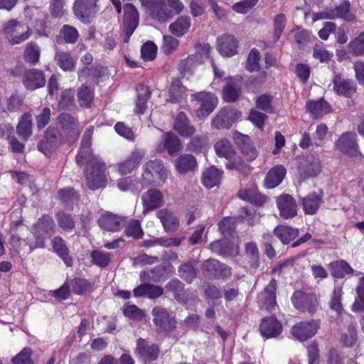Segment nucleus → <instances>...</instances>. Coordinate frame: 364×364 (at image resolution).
<instances>
[{
  "mask_svg": "<svg viewBox=\"0 0 364 364\" xmlns=\"http://www.w3.org/2000/svg\"><path fill=\"white\" fill-rule=\"evenodd\" d=\"M93 127H90L84 133L80 151L76 156L78 166L86 165L85 178L91 190L105 187L106 185L105 164L98 156L92 153L90 149Z\"/></svg>",
  "mask_w": 364,
  "mask_h": 364,
  "instance_id": "nucleus-1",
  "label": "nucleus"
},
{
  "mask_svg": "<svg viewBox=\"0 0 364 364\" xmlns=\"http://www.w3.org/2000/svg\"><path fill=\"white\" fill-rule=\"evenodd\" d=\"M146 12L154 20L166 22L183 9L180 0H140Z\"/></svg>",
  "mask_w": 364,
  "mask_h": 364,
  "instance_id": "nucleus-2",
  "label": "nucleus"
},
{
  "mask_svg": "<svg viewBox=\"0 0 364 364\" xmlns=\"http://www.w3.org/2000/svg\"><path fill=\"white\" fill-rule=\"evenodd\" d=\"M55 222L49 215H43L32 226V239H28L26 245L29 247V252L36 249L44 248L46 238L49 237L53 232Z\"/></svg>",
  "mask_w": 364,
  "mask_h": 364,
  "instance_id": "nucleus-3",
  "label": "nucleus"
},
{
  "mask_svg": "<svg viewBox=\"0 0 364 364\" xmlns=\"http://www.w3.org/2000/svg\"><path fill=\"white\" fill-rule=\"evenodd\" d=\"M168 171L161 159L146 162L142 166L141 181L147 185L161 186L167 181Z\"/></svg>",
  "mask_w": 364,
  "mask_h": 364,
  "instance_id": "nucleus-4",
  "label": "nucleus"
},
{
  "mask_svg": "<svg viewBox=\"0 0 364 364\" xmlns=\"http://www.w3.org/2000/svg\"><path fill=\"white\" fill-rule=\"evenodd\" d=\"M3 33L12 45L25 41L31 33L27 24L17 20L8 21L3 28Z\"/></svg>",
  "mask_w": 364,
  "mask_h": 364,
  "instance_id": "nucleus-5",
  "label": "nucleus"
},
{
  "mask_svg": "<svg viewBox=\"0 0 364 364\" xmlns=\"http://www.w3.org/2000/svg\"><path fill=\"white\" fill-rule=\"evenodd\" d=\"M146 154L143 149H135L123 161L113 165L112 168L120 175L125 176L136 170Z\"/></svg>",
  "mask_w": 364,
  "mask_h": 364,
  "instance_id": "nucleus-6",
  "label": "nucleus"
},
{
  "mask_svg": "<svg viewBox=\"0 0 364 364\" xmlns=\"http://www.w3.org/2000/svg\"><path fill=\"white\" fill-rule=\"evenodd\" d=\"M291 301L300 312H308L310 314L316 311L318 304L314 294H306L302 291H296L291 296Z\"/></svg>",
  "mask_w": 364,
  "mask_h": 364,
  "instance_id": "nucleus-7",
  "label": "nucleus"
},
{
  "mask_svg": "<svg viewBox=\"0 0 364 364\" xmlns=\"http://www.w3.org/2000/svg\"><path fill=\"white\" fill-rule=\"evenodd\" d=\"M191 97L200 102L196 115L199 119L208 117L216 107L218 100L215 95L209 92H200L193 94Z\"/></svg>",
  "mask_w": 364,
  "mask_h": 364,
  "instance_id": "nucleus-8",
  "label": "nucleus"
},
{
  "mask_svg": "<svg viewBox=\"0 0 364 364\" xmlns=\"http://www.w3.org/2000/svg\"><path fill=\"white\" fill-rule=\"evenodd\" d=\"M203 274L213 279H226L231 275V268L215 259H208L203 263Z\"/></svg>",
  "mask_w": 364,
  "mask_h": 364,
  "instance_id": "nucleus-9",
  "label": "nucleus"
},
{
  "mask_svg": "<svg viewBox=\"0 0 364 364\" xmlns=\"http://www.w3.org/2000/svg\"><path fill=\"white\" fill-rule=\"evenodd\" d=\"M241 117V114L232 107L223 108L212 120V127L215 129H229Z\"/></svg>",
  "mask_w": 364,
  "mask_h": 364,
  "instance_id": "nucleus-10",
  "label": "nucleus"
},
{
  "mask_svg": "<svg viewBox=\"0 0 364 364\" xmlns=\"http://www.w3.org/2000/svg\"><path fill=\"white\" fill-rule=\"evenodd\" d=\"M139 15L132 4H127L124 8L123 31L125 33L124 42H128L139 24Z\"/></svg>",
  "mask_w": 364,
  "mask_h": 364,
  "instance_id": "nucleus-11",
  "label": "nucleus"
},
{
  "mask_svg": "<svg viewBox=\"0 0 364 364\" xmlns=\"http://www.w3.org/2000/svg\"><path fill=\"white\" fill-rule=\"evenodd\" d=\"M320 328V322L316 320L299 322L291 328V333L298 341L302 342L314 337Z\"/></svg>",
  "mask_w": 364,
  "mask_h": 364,
  "instance_id": "nucleus-12",
  "label": "nucleus"
},
{
  "mask_svg": "<svg viewBox=\"0 0 364 364\" xmlns=\"http://www.w3.org/2000/svg\"><path fill=\"white\" fill-rule=\"evenodd\" d=\"M343 18L347 21L353 20L350 13V4L348 1L341 3L334 9H330L325 11L315 13L313 15V20Z\"/></svg>",
  "mask_w": 364,
  "mask_h": 364,
  "instance_id": "nucleus-13",
  "label": "nucleus"
},
{
  "mask_svg": "<svg viewBox=\"0 0 364 364\" xmlns=\"http://www.w3.org/2000/svg\"><path fill=\"white\" fill-rule=\"evenodd\" d=\"M151 315L153 316V322L159 331L166 332L175 327V320L171 316L166 309L156 306L152 309Z\"/></svg>",
  "mask_w": 364,
  "mask_h": 364,
  "instance_id": "nucleus-14",
  "label": "nucleus"
},
{
  "mask_svg": "<svg viewBox=\"0 0 364 364\" xmlns=\"http://www.w3.org/2000/svg\"><path fill=\"white\" fill-rule=\"evenodd\" d=\"M164 196L163 193L156 188H150L141 196L143 213L152 211L164 205Z\"/></svg>",
  "mask_w": 364,
  "mask_h": 364,
  "instance_id": "nucleus-15",
  "label": "nucleus"
},
{
  "mask_svg": "<svg viewBox=\"0 0 364 364\" xmlns=\"http://www.w3.org/2000/svg\"><path fill=\"white\" fill-rule=\"evenodd\" d=\"M97 0H76L73 10L76 17L85 23L97 12Z\"/></svg>",
  "mask_w": 364,
  "mask_h": 364,
  "instance_id": "nucleus-16",
  "label": "nucleus"
},
{
  "mask_svg": "<svg viewBox=\"0 0 364 364\" xmlns=\"http://www.w3.org/2000/svg\"><path fill=\"white\" fill-rule=\"evenodd\" d=\"M355 138L356 135L354 133L346 132L343 134L336 142V149L350 156L360 155V153L358 151Z\"/></svg>",
  "mask_w": 364,
  "mask_h": 364,
  "instance_id": "nucleus-17",
  "label": "nucleus"
},
{
  "mask_svg": "<svg viewBox=\"0 0 364 364\" xmlns=\"http://www.w3.org/2000/svg\"><path fill=\"white\" fill-rule=\"evenodd\" d=\"M238 42L235 36L223 35L217 40V50L223 57H231L237 53Z\"/></svg>",
  "mask_w": 364,
  "mask_h": 364,
  "instance_id": "nucleus-18",
  "label": "nucleus"
},
{
  "mask_svg": "<svg viewBox=\"0 0 364 364\" xmlns=\"http://www.w3.org/2000/svg\"><path fill=\"white\" fill-rule=\"evenodd\" d=\"M259 331L265 338H274L282 333V325L274 316L265 317L260 323Z\"/></svg>",
  "mask_w": 364,
  "mask_h": 364,
  "instance_id": "nucleus-19",
  "label": "nucleus"
},
{
  "mask_svg": "<svg viewBox=\"0 0 364 364\" xmlns=\"http://www.w3.org/2000/svg\"><path fill=\"white\" fill-rule=\"evenodd\" d=\"M277 205L279 210V215L284 219L294 218L296 213V204L294 198L287 194L279 196Z\"/></svg>",
  "mask_w": 364,
  "mask_h": 364,
  "instance_id": "nucleus-20",
  "label": "nucleus"
},
{
  "mask_svg": "<svg viewBox=\"0 0 364 364\" xmlns=\"http://www.w3.org/2000/svg\"><path fill=\"white\" fill-rule=\"evenodd\" d=\"M181 142L180 139L171 132H166L163 135L162 141L156 148L157 153L166 150L168 154L173 155L180 151Z\"/></svg>",
  "mask_w": 364,
  "mask_h": 364,
  "instance_id": "nucleus-21",
  "label": "nucleus"
},
{
  "mask_svg": "<svg viewBox=\"0 0 364 364\" xmlns=\"http://www.w3.org/2000/svg\"><path fill=\"white\" fill-rule=\"evenodd\" d=\"M136 351L140 358L146 363L157 358L159 348L156 345L149 344L146 340L139 338L137 341Z\"/></svg>",
  "mask_w": 364,
  "mask_h": 364,
  "instance_id": "nucleus-22",
  "label": "nucleus"
},
{
  "mask_svg": "<svg viewBox=\"0 0 364 364\" xmlns=\"http://www.w3.org/2000/svg\"><path fill=\"white\" fill-rule=\"evenodd\" d=\"M173 128L183 137H190L196 132L194 126L191 124L188 118L183 112L177 114L174 120Z\"/></svg>",
  "mask_w": 364,
  "mask_h": 364,
  "instance_id": "nucleus-23",
  "label": "nucleus"
},
{
  "mask_svg": "<svg viewBox=\"0 0 364 364\" xmlns=\"http://www.w3.org/2000/svg\"><path fill=\"white\" fill-rule=\"evenodd\" d=\"M156 217L160 220L166 232H173L179 227L178 218L168 209H161L157 211Z\"/></svg>",
  "mask_w": 364,
  "mask_h": 364,
  "instance_id": "nucleus-24",
  "label": "nucleus"
},
{
  "mask_svg": "<svg viewBox=\"0 0 364 364\" xmlns=\"http://www.w3.org/2000/svg\"><path fill=\"white\" fill-rule=\"evenodd\" d=\"M58 131L52 127H49L38 145V149L48 156L51 151L56 147L58 144Z\"/></svg>",
  "mask_w": 364,
  "mask_h": 364,
  "instance_id": "nucleus-25",
  "label": "nucleus"
},
{
  "mask_svg": "<svg viewBox=\"0 0 364 364\" xmlns=\"http://www.w3.org/2000/svg\"><path fill=\"white\" fill-rule=\"evenodd\" d=\"M124 222V218L113 215L106 213L102 215L98 220L100 227L107 231H119Z\"/></svg>",
  "mask_w": 364,
  "mask_h": 364,
  "instance_id": "nucleus-26",
  "label": "nucleus"
},
{
  "mask_svg": "<svg viewBox=\"0 0 364 364\" xmlns=\"http://www.w3.org/2000/svg\"><path fill=\"white\" fill-rule=\"evenodd\" d=\"M46 83V79L42 71L31 69L25 73L23 85L27 89L33 90L43 87Z\"/></svg>",
  "mask_w": 364,
  "mask_h": 364,
  "instance_id": "nucleus-27",
  "label": "nucleus"
},
{
  "mask_svg": "<svg viewBox=\"0 0 364 364\" xmlns=\"http://www.w3.org/2000/svg\"><path fill=\"white\" fill-rule=\"evenodd\" d=\"M276 280L272 279L264 290L259 294V300L262 302V307L271 311L276 305Z\"/></svg>",
  "mask_w": 364,
  "mask_h": 364,
  "instance_id": "nucleus-28",
  "label": "nucleus"
},
{
  "mask_svg": "<svg viewBox=\"0 0 364 364\" xmlns=\"http://www.w3.org/2000/svg\"><path fill=\"white\" fill-rule=\"evenodd\" d=\"M286 175V169L282 165H277L267 173L264 179V186L274 188L279 186Z\"/></svg>",
  "mask_w": 364,
  "mask_h": 364,
  "instance_id": "nucleus-29",
  "label": "nucleus"
},
{
  "mask_svg": "<svg viewBox=\"0 0 364 364\" xmlns=\"http://www.w3.org/2000/svg\"><path fill=\"white\" fill-rule=\"evenodd\" d=\"M235 141L237 146L242 154L246 157L247 160L252 161L257 157L258 153L252 146V141L248 136L239 134L235 138Z\"/></svg>",
  "mask_w": 364,
  "mask_h": 364,
  "instance_id": "nucleus-30",
  "label": "nucleus"
},
{
  "mask_svg": "<svg viewBox=\"0 0 364 364\" xmlns=\"http://www.w3.org/2000/svg\"><path fill=\"white\" fill-rule=\"evenodd\" d=\"M241 79L229 78L227 80L226 85L223 88V97L228 102H234L237 100L240 95Z\"/></svg>",
  "mask_w": 364,
  "mask_h": 364,
  "instance_id": "nucleus-31",
  "label": "nucleus"
},
{
  "mask_svg": "<svg viewBox=\"0 0 364 364\" xmlns=\"http://www.w3.org/2000/svg\"><path fill=\"white\" fill-rule=\"evenodd\" d=\"M306 109L314 119L322 117L331 112L330 106L323 99L316 101H308Z\"/></svg>",
  "mask_w": 364,
  "mask_h": 364,
  "instance_id": "nucleus-32",
  "label": "nucleus"
},
{
  "mask_svg": "<svg viewBox=\"0 0 364 364\" xmlns=\"http://www.w3.org/2000/svg\"><path fill=\"white\" fill-rule=\"evenodd\" d=\"M223 176V171L215 167L211 166L206 169L202 176V183L207 188L218 186Z\"/></svg>",
  "mask_w": 364,
  "mask_h": 364,
  "instance_id": "nucleus-33",
  "label": "nucleus"
},
{
  "mask_svg": "<svg viewBox=\"0 0 364 364\" xmlns=\"http://www.w3.org/2000/svg\"><path fill=\"white\" fill-rule=\"evenodd\" d=\"M238 196L240 198L256 205H262L267 200V198L262 195L255 186L240 190Z\"/></svg>",
  "mask_w": 364,
  "mask_h": 364,
  "instance_id": "nucleus-34",
  "label": "nucleus"
},
{
  "mask_svg": "<svg viewBox=\"0 0 364 364\" xmlns=\"http://www.w3.org/2000/svg\"><path fill=\"white\" fill-rule=\"evenodd\" d=\"M191 25V18L182 16L169 25L168 30L173 35L179 38L184 36L188 31Z\"/></svg>",
  "mask_w": 364,
  "mask_h": 364,
  "instance_id": "nucleus-35",
  "label": "nucleus"
},
{
  "mask_svg": "<svg viewBox=\"0 0 364 364\" xmlns=\"http://www.w3.org/2000/svg\"><path fill=\"white\" fill-rule=\"evenodd\" d=\"M299 173L304 178L314 177L321 171V163L318 158L311 157L299 168Z\"/></svg>",
  "mask_w": 364,
  "mask_h": 364,
  "instance_id": "nucleus-36",
  "label": "nucleus"
},
{
  "mask_svg": "<svg viewBox=\"0 0 364 364\" xmlns=\"http://www.w3.org/2000/svg\"><path fill=\"white\" fill-rule=\"evenodd\" d=\"M58 124L66 134H78V122L71 115L61 114L58 118Z\"/></svg>",
  "mask_w": 364,
  "mask_h": 364,
  "instance_id": "nucleus-37",
  "label": "nucleus"
},
{
  "mask_svg": "<svg viewBox=\"0 0 364 364\" xmlns=\"http://www.w3.org/2000/svg\"><path fill=\"white\" fill-rule=\"evenodd\" d=\"M196 166V160L191 154H183L175 161L176 169L181 174L193 171Z\"/></svg>",
  "mask_w": 364,
  "mask_h": 364,
  "instance_id": "nucleus-38",
  "label": "nucleus"
},
{
  "mask_svg": "<svg viewBox=\"0 0 364 364\" xmlns=\"http://www.w3.org/2000/svg\"><path fill=\"white\" fill-rule=\"evenodd\" d=\"M137 100L134 112L139 114H143L147 108L148 100L151 92L145 85H139L136 88Z\"/></svg>",
  "mask_w": 364,
  "mask_h": 364,
  "instance_id": "nucleus-39",
  "label": "nucleus"
},
{
  "mask_svg": "<svg viewBox=\"0 0 364 364\" xmlns=\"http://www.w3.org/2000/svg\"><path fill=\"white\" fill-rule=\"evenodd\" d=\"M333 89L337 94L346 97H350L355 92V86L350 81L339 75H336L333 79Z\"/></svg>",
  "mask_w": 364,
  "mask_h": 364,
  "instance_id": "nucleus-40",
  "label": "nucleus"
},
{
  "mask_svg": "<svg viewBox=\"0 0 364 364\" xmlns=\"http://www.w3.org/2000/svg\"><path fill=\"white\" fill-rule=\"evenodd\" d=\"M210 249L218 255L224 257L232 256L237 253V247L230 245L226 239H222L213 242L210 245Z\"/></svg>",
  "mask_w": 364,
  "mask_h": 364,
  "instance_id": "nucleus-41",
  "label": "nucleus"
},
{
  "mask_svg": "<svg viewBox=\"0 0 364 364\" xmlns=\"http://www.w3.org/2000/svg\"><path fill=\"white\" fill-rule=\"evenodd\" d=\"M186 95V89L182 85L178 79L172 80L168 89L166 100L171 102H177L183 100Z\"/></svg>",
  "mask_w": 364,
  "mask_h": 364,
  "instance_id": "nucleus-42",
  "label": "nucleus"
},
{
  "mask_svg": "<svg viewBox=\"0 0 364 364\" xmlns=\"http://www.w3.org/2000/svg\"><path fill=\"white\" fill-rule=\"evenodd\" d=\"M32 117L29 113L23 114L16 127L18 135L24 140H27L32 134Z\"/></svg>",
  "mask_w": 364,
  "mask_h": 364,
  "instance_id": "nucleus-43",
  "label": "nucleus"
},
{
  "mask_svg": "<svg viewBox=\"0 0 364 364\" xmlns=\"http://www.w3.org/2000/svg\"><path fill=\"white\" fill-rule=\"evenodd\" d=\"M52 245L54 251L62 258L67 267L73 265V259L68 255V249L65 245L63 240L60 237H55L52 240Z\"/></svg>",
  "mask_w": 364,
  "mask_h": 364,
  "instance_id": "nucleus-44",
  "label": "nucleus"
},
{
  "mask_svg": "<svg viewBox=\"0 0 364 364\" xmlns=\"http://www.w3.org/2000/svg\"><path fill=\"white\" fill-rule=\"evenodd\" d=\"M274 232L284 244L289 243L291 241L294 240L299 234L297 229L285 225H278L274 230Z\"/></svg>",
  "mask_w": 364,
  "mask_h": 364,
  "instance_id": "nucleus-45",
  "label": "nucleus"
},
{
  "mask_svg": "<svg viewBox=\"0 0 364 364\" xmlns=\"http://www.w3.org/2000/svg\"><path fill=\"white\" fill-rule=\"evenodd\" d=\"M118 188L124 192L138 193L142 187L136 178L129 176L120 178L117 182Z\"/></svg>",
  "mask_w": 364,
  "mask_h": 364,
  "instance_id": "nucleus-46",
  "label": "nucleus"
},
{
  "mask_svg": "<svg viewBox=\"0 0 364 364\" xmlns=\"http://www.w3.org/2000/svg\"><path fill=\"white\" fill-rule=\"evenodd\" d=\"M321 203V196L315 193H309L306 197L302 199V205L306 213L314 214Z\"/></svg>",
  "mask_w": 364,
  "mask_h": 364,
  "instance_id": "nucleus-47",
  "label": "nucleus"
},
{
  "mask_svg": "<svg viewBox=\"0 0 364 364\" xmlns=\"http://www.w3.org/2000/svg\"><path fill=\"white\" fill-rule=\"evenodd\" d=\"M73 291L79 295L85 294L92 291L93 284L85 279L75 278L69 280Z\"/></svg>",
  "mask_w": 364,
  "mask_h": 364,
  "instance_id": "nucleus-48",
  "label": "nucleus"
},
{
  "mask_svg": "<svg viewBox=\"0 0 364 364\" xmlns=\"http://www.w3.org/2000/svg\"><path fill=\"white\" fill-rule=\"evenodd\" d=\"M332 275L336 278H343L353 272V268L345 260H339L330 264Z\"/></svg>",
  "mask_w": 364,
  "mask_h": 364,
  "instance_id": "nucleus-49",
  "label": "nucleus"
},
{
  "mask_svg": "<svg viewBox=\"0 0 364 364\" xmlns=\"http://www.w3.org/2000/svg\"><path fill=\"white\" fill-rule=\"evenodd\" d=\"M55 60L58 66L63 70H72L75 68V59L70 53L63 51H57Z\"/></svg>",
  "mask_w": 364,
  "mask_h": 364,
  "instance_id": "nucleus-50",
  "label": "nucleus"
},
{
  "mask_svg": "<svg viewBox=\"0 0 364 364\" xmlns=\"http://www.w3.org/2000/svg\"><path fill=\"white\" fill-rule=\"evenodd\" d=\"M215 150L218 156L231 159L234 156V149L230 142L223 139L216 142Z\"/></svg>",
  "mask_w": 364,
  "mask_h": 364,
  "instance_id": "nucleus-51",
  "label": "nucleus"
},
{
  "mask_svg": "<svg viewBox=\"0 0 364 364\" xmlns=\"http://www.w3.org/2000/svg\"><path fill=\"white\" fill-rule=\"evenodd\" d=\"M358 297L351 306L354 312L364 311V276L358 279V283L355 288Z\"/></svg>",
  "mask_w": 364,
  "mask_h": 364,
  "instance_id": "nucleus-52",
  "label": "nucleus"
},
{
  "mask_svg": "<svg viewBox=\"0 0 364 364\" xmlns=\"http://www.w3.org/2000/svg\"><path fill=\"white\" fill-rule=\"evenodd\" d=\"M343 296L342 287L336 284L334 287L333 292L330 301V308L331 310L335 311L337 314H341L343 311V306L341 304V299Z\"/></svg>",
  "mask_w": 364,
  "mask_h": 364,
  "instance_id": "nucleus-53",
  "label": "nucleus"
},
{
  "mask_svg": "<svg viewBox=\"0 0 364 364\" xmlns=\"http://www.w3.org/2000/svg\"><path fill=\"white\" fill-rule=\"evenodd\" d=\"M41 50L38 46L33 42L29 43L25 49L24 58L26 62L36 64L38 62Z\"/></svg>",
  "mask_w": 364,
  "mask_h": 364,
  "instance_id": "nucleus-54",
  "label": "nucleus"
},
{
  "mask_svg": "<svg viewBox=\"0 0 364 364\" xmlns=\"http://www.w3.org/2000/svg\"><path fill=\"white\" fill-rule=\"evenodd\" d=\"M125 233L127 236L132 237L136 239L142 237L144 232L141 229L140 222L138 220H130L126 227Z\"/></svg>",
  "mask_w": 364,
  "mask_h": 364,
  "instance_id": "nucleus-55",
  "label": "nucleus"
},
{
  "mask_svg": "<svg viewBox=\"0 0 364 364\" xmlns=\"http://www.w3.org/2000/svg\"><path fill=\"white\" fill-rule=\"evenodd\" d=\"M260 53L256 48H253L250 52L247 63L246 68L250 72L258 71L259 70Z\"/></svg>",
  "mask_w": 364,
  "mask_h": 364,
  "instance_id": "nucleus-56",
  "label": "nucleus"
},
{
  "mask_svg": "<svg viewBox=\"0 0 364 364\" xmlns=\"http://www.w3.org/2000/svg\"><path fill=\"white\" fill-rule=\"evenodd\" d=\"M91 257L93 263L101 267H107L110 262V255L103 251H93L91 253Z\"/></svg>",
  "mask_w": 364,
  "mask_h": 364,
  "instance_id": "nucleus-57",
  "label": "nucleus"
},
{
  "mask_svg": "<svg viewBox=\"0 0 364 364\" xmlns=\"http://www.w3.org/2000/svg\"><path fill=\"white\" fill-rule=\"evenodd\" d=\"M79 103L82 107H88L93 99L92 91L87 86H82L77 94Z\"/></svg>",
  "mask_w": 364,
  "mask_h": 364,
  "instance_id": "nucleus-58",
  "label": "nucleus"
},
{
  "mask_svg": "<svg viewBox=\"0 0 364 364\" xmlns=\"http://www.w3.org/2000/svg\"><path fill=\"white\" fill-rule=\"evenodd\" d=\"M31 354L32 350L28 348H25L16 356L12 358L11 362L13 364H33Z\"/></svg>",
  "mask_w": 364,
  "mask_h": 364,
  "instance_id": "nucleus-59",
  "label": "nucleus"
},
{
  "mask_svg": "<svg viewBox=\"0 0 364 364\" xmlns=\"http://www.w3.org/2000/svg\"><path fill=\"white\" fill-rule=\"evenodd\" d=\"M123 312L126 317L137 321L141 320L145 314L143 310L139 309L134 304L126 305L124 308Z\"/></svg>",
  "mask_w": 364,
  "mask_h": 364,
  "instance_id": "nucleus-60",
  "label": "nucleus"
},
{
  "mask_svg": "<svg viewBox=\"0 0 364 364\" xmlns=\"http://www.w3.org/2000/svg\"><path fill=\"white\" fill-rule=\"evenodd\" d=\"M333 56L332 52L327 50L320 45H316L313 50V57L318 60L320 63H327L330 61Z\"/></svg>",
  "mask_w": 364,
  "mask_h": 364,
  "instance_id": "nucleus-61",
  "label": "nucleus"
},
{
  "mask_svg": "<svg viewBox=\"0 0 364 364\" xmlns=\"http://www.w3.org/2000/svg\"><path fill=\"white\" fill-rule=\"evenodd\" d=\"M141 53L144 60H152L156 56L157 46L154 43L148 41L142 46Z\"/></svg>",
  "mask_w": 364,
  "mask_h": 364,
  "instance_id": "nucleus-62",
  "label": "nucleus"
},
{
  "mask_svg": "<svg viewBox=\"0 0 364 364\" xmlns=\"http://www.w3.org/2000/svg\"><path fill=\"white\" fill-rule=\"evenodd\" d=\"M236 218L233 217H226L218 224L219 230L224 236L230 235L235 228Z\"/></svg>",
  "mask_w": 364,
  "mask_h": 364,
  "instance_id": "nucleus-63",
  "label": "nucleus"
},
{
  "mask_svg": "<svg viewBox=\"0 0 364 364\" xmlns=\"http://www.w3.org/2000/svg\"><path fill=\"white\" fill-rule=\"evenodd\" d=\"M349 48L355 55H361L364 53V32H361L349 43Z\"/></svg>",
  "mask_w": 364,
  "mask_h": 364,
  "instance_id": "nucleus-64",
  "label": "nucleus"
}]
</instances>
